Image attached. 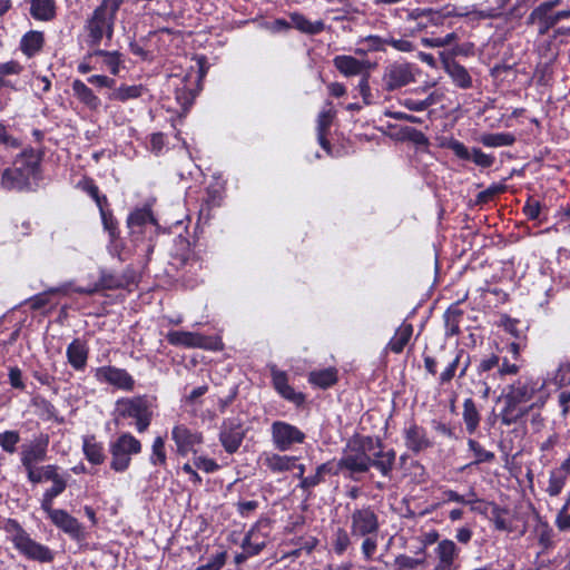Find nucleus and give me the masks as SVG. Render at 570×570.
Wrapping results in <instances>:
<instances>
[{"label": "nucleus", "mask_w": 570, "mask_h": 570, "mask_svg": "<svg viewBox=\"0 0 570 570\" xmlns=\"http://www.w3.org/2000/svg\"><path fill=\"white\" fill-rule=\"evenodd\" d=\"M82 452L86 460L94 465H100L106 460L104 443L97 441L95 435L82 438Z\"/></svg>", "instance_id": "nucleus-27"}, {"label": "nucleus", "mask_w": 570, "mask_h": 570, "mask_svg": "<svg viewBox=\"0 0 570 570\" xmlns=\"http://www.w3.org/2000/svg\"><path fill=\"white\" fill-rule=\"evenodd\" d=\"M170 344L185 347H198L208 351H222L223 342L217 337H206L198 333L171 331L167 334Z\"/></svg>", "instance_id": "nucleus-12"}, {"label": "nucleus", "mask_w": 570, "mask_h": 570, "mask_svg": "<svg viewBox=\"0 0 570 570\" xmlns=\"http://www.w3.org/2000/svg\"><path fill=\"white\" fill-rule=\"evenodd\" d=\"M554 523L559 531H570V491L567 493L564 503L557 513Z\"/></svg>", "instance_id": "nucleus-51"}, {"label": "nucleus", "mask_w": 570, "mask_h": 570, "mask_svg": "<svg viewBox=\"0 0 570 570\" xmlns=\"http://www.w3.org/2000/svg\"><path fill=\"white\" fill-rule=\"evenodd\" d=\"M468 446L473 452L475 460L469 465L480 464L484 462H491L495 455L493 452L485 450L478 441L473 439L468 440Z\"/></svg>", "instance_id": "nucleus-50"}, {"label": "nucleus", "mask_w": 570, "mask_h": 570, "mask_svg": "<svg viewBox=\"0 0 570 570\" xmlns=\"http://www.w3.org/2000/svg\"><path fill=\"white\" fill-rule=\"evenodd\" d=\"M7 538L20 556L30 561L49 563L53 561V551L36 541L27 530L14 519H7L3 523Z\"/></svg>", "instance_id": "nucleus-6"}, {"label": "nucleus", "mask_w": 570, "mask_h": 570, "mask_svg": "<svg viewBox=\"0 0 570 570\" xmlns=\"http://www.w3.org/2000/svg\"><path fill=\"white\" fill-rule=\"evenodd\" d=\"M265 544V537L258 530L252 529L244 538L242 547L247 556H256L263 550Z\"/></svg>", "instance_id": "nucleus-38"}, {"label": "nucleus", "mask_w": 570, "mask_h": 570, "mask_svg": "<svg viewBox=\"0 0 570 570\" xmlns=\"http://www.w3.org/2000/svg\"><path fill=\"white\" fill-rule=\"evenodd\" d=\"M333 65L345 77L361 76L371 68L367 60H360L347 55L336 56L333 59Z\"/></svg>", "instance_id": "nucleus-24"}, {"label": "nucleus", "mask_w": 570, "mask_h": 570, "mask_svg": "<svg viewBox=\"0 0 570 570\" xmlns=\"http://www.w3.org/2000/svg\"><path fill=\"white\" fill-rule=\"evenodd\" d=\"M479 141L489 148L512 146L515 141V137L511 132H495V134H483L480 136Z\"/></svg>", "instance_id": "nucleus-41"}, {"label": "nucleus", "mask_w": 570, "mask_h": 570, "mask_svg": "<svg viewBox=\"0 0 570 570\" xmlns=\"http://www.w3.org/2000/svg\"><path fill=\"white\" fill-rule=\"evenodd\" d=\"M337 381V371L333 367L313 371L308 375V382L321 389H327Z\"/></svg>", "instance_id": "nucleus-39"}, {"label": "nucleus", "mask_w": 570, "mask_h": 570, "mask_svg": "<svg viewBox=\"0 0 570 570\" xmlns=\"http://www.w3.org/2000/svg\"><path fill=\"white\" fill-rule=\"evenodd\" d=\"M291 20L294 28L307 35H317L325 29L322 20L311 21L301 13H293Z\"/></svg>", "instance_id": "nucleus-37"}, {"label": "nucleus", "mask_w": 570, "mask_h": 570, "mask_svg": "<svg viewBox=\"0 0 570 570\" xmlns=\"http://www.w3.org/2000/svg\"><path fill=\"white\" fill-rule=\"evenodd\" d=\"M422 563L423 560L415 559L406 554H400L395 558V566L400 570H413Z\"/></svg>", "instance_id": "nucleus-58"}, {"label": "nucleus", "mask_w": 570, "mask_h": 570, "mask_svg": "<svg viewBox=\"0 0 570 570\" xmlns=\"http://www.w3.org/2000/svg\"><path fill=\"white\" fill-rule=\"evenodd\" d=\"M67 488L66 475L55 480L52 485L45 491L41 499V509L43 511L53 508V500L59 497Z\"/></svg>", "instance_id": "nucleus-40"}, {"label": "nucleus", "mask_w": 570, "mask_h": 570, "mask_svg": "<svg viewBox=\"0 0 570 570\" xmlns=\"http://www.w3.org/2000/svg\"><path fill=\"white\" fill-rule=\"evenodd\" d=\"M498 355L491 354L482 358L478 365L479 376V393L487 400L492 392L500 389L502 383L505 381L503 375H499L498 368Z\"/></svg>", "instance_id": "nucleus-9"}, {"label": "nucleus", "mask_w": 570, "mask_h": 570, "mask_svg": "<svg viewBox=\"0 0 570 570\" xmlns=\"http://www.w3.org/2000/svg\"><path fill=\"white\" fill-rule=\"evenodd\" d=\"M413 334V326L409 323L401 324L395 331L394 336L390 340L387 346L396 354L403 352Z\"/></svg>", "instance_id": "nucleus-35"}, {"label": "nucleus", "mask_w": 570, "mask_h": 570, "mask_svg": "<svg viewBox=\"0 0 570 570\" xmlns=\"http://www.w3.org/2000/svg\"><path fill=\"white\" fill-rule=\"evenodd\" d=\"M42 154L33 148L24 149L1 176V185L8 190L30 189L40 179Z\"/></svg>", "instance_id": "nucleus-5"}, {"label": "nucleus", "mask_w": 570, "mask_h": 570, "mask_svg": "<svg viewBox=\"0 0 570 570\" xmlns=\"http://www.w3.org/2000/svg\"><path fill=\"white\" fill-rule=\"evenodd\" d=\"M227 554L225 551L210 557L206 564L197 567L195 570H220L226 563Z\"/></svg>", "instance_id": "nucleus-56"}, {"label": "nucleus", "mask_w": 570, "mask_h": 570, "mask_svg": "<svg viewBox=\"0 0 570 570\" xmlns=\"http://www.w3.org/2000/svg\"><path fill=\"white\" fill-rule=\"evenodd\" d=\"M122 285H124V283L119 277H117L112 274H109V273H102L99 278V282L95 286L77 287L73 291L79 294L91 295V294L98 292L99 289H116V288L122 287Z\"/></svg>", "instance_id": "nucleus-33"}, {"label": "nucleus", "mask_w": 570, "mask_h": 570, "mask_svg": "<svg viewBox=\"0 0 570 570\" xmlns=\"http://www.w3.org/2000/svg\"><path fill=\"white\" fill-rule=\"evenodd\" d=\"M337 472H333L331 463H323L317 466L316 472L313 475L306 476L299 482V487L303 490H309L321 482L324 481L325 474H336Z\"/></svg>", "instance_id": "nucleus-48"}, {"label": "nucleus", "mask_w": 570, "mask_h": 570, "mask_svg": "<svg viewBox=\"0 0 570 570\" xmlns=\"http://www.w3.org/2000/svg\"><path fill=\"white\" fill-rule=\"evenodd\" d=\"M155 401L148 395L120 397L115 403L114 421L118 425L132 426L138 433H145L153 421Z\"/></svg>", "instance_id": "nucleus-3"}, {"label": "nucleus", "mask_w": 570, "mask_h": 570, "mask_svg": "<svg viewBox=\"0 0 570 570\" xmlns=\"http://www.w3.org/2000/svg\"><path fill=\"white\" fill-rule=\"evenodd\" d=\"M149 463L154 466H167V453L165 448V439L157 436L151 444V452L149 455Z\"/></svg>", "instance_id": "nucleus-45"}, {"label": "nucleus", "mask_w": 570, "mask_h": 570, "mask_svg": "<svg viewBox=\"0 0 570 570\" xmlns=\"http://www.w3.org/2000/svg\"><path fill=\"white\" fill-rule=\"evenodd\" d=\"M52 524L75 540L83 538L82 524L63 509H50L45 511Z\"/></svg>", "instance_id": "nucleus-17"}, {"label": "nucleus", "mask_w": 570, "mask_h": 570, "mask_svg": "<svg viewBox=\"0 0 570 570\" xmlns=\"http://www.w3.org/2000/svg\"><path fill=\"white\" fill-rule=\"evenodd\" d=\"M121 0H102L86 23L90 46H99L104 38L111 40L116 14Z\"/></svg>", "instance_id": "nucleus-7"}, {"label": "nucleus", "mask_w": 570, "mask_h": 570, "mask_svg": "<svg viewBox=\"0 0 570 570\" xmlns=\"http://www.w3.org/2000/svg\"><path fill=\"white\" fill-rule=\"evenodd\" d=\"M443 147L451 149L454 155L462 160H472L481 168H489L494 164V156L483 153L480 148H472L470 151L466 146L454 138L448 139L442 144Z\"/></svg>", "instance_id": "nucleus-16"}, {"label": "nucleus", "mask_w": 570, "mask_h": 570, "mask_svg": "<svg viewBox=\"0 0 570 570\" xmlns=\"http://www.w3.org/2000/svg\"><path fill=\"white\" fill-rule=\"evenodd\" d=\"M368 79L370 70H367L366 73L361 75V79L358 81V85L356 86V90L358 91L360 96L362 97L363 101L366 105L371 102L372 98Z\"/></svg>", "instance_id": "nucleus-57"}, {"label": "nucleus", "mask_w": 570, "mask_h": 570, "mask_svg": "<svg viewBox=\"0 0 570 570\" xmlns=\"http://www.w3.org/2000/svg\"><path fill=\"white\" fill-rule=\"evenodd\" d=\"M193 463L197 469L206 473H213L219 469V465L215 460L206 456H196Z\"/></svg>", "instance_id": "nucleus-59"}, {"label": "nucleus", "mask_w": 570, "mask_h": 570, "mask_svg": "<svg viewBox=\"0 0 570 570\" xmlns=\"http://www.w3.org/2000/svg\"><path fill=\"white\" fill-rule=\"evenodd\" d=\"M438 560L433 570H459V557L461 549L451 539H443L438 542L434 549Z\"/></svg>", "instance_id": "nucleus-18"}, {"label": "nucleus", "mask_w": 570, "mask_h": 570, "mask_svg": "<svg viewBox=\"0 0 570 570\" xmlns=\"http://www.w3.org/2000/svg\"><path fill=\"white\" fill-rule=\"evenodd\" d=\"M463 312L458 305L450 306L444 313L445 334L448 336H454L460 334V322L462 320Z\"/></svg>", "instance_id": "nucleus-42"}, {"label": "nucleus", "mask_w": 570, "mask_h": 570, "mask_svg": "<svg viewBox=\"0 0 570 570\" xmlns=\"http://www.w3.org/2000/svg\"><path fill=\"white\" fill-rule=\"evenodd\" d=\"M92 56L95 66H97L96 70L109 71L111 75L117 76L124 67L122 55L119 51L97 49L92 51Z\"/></svg>", "instance_id": "nucleus-22"}, {"label": "nucleus", "mask_w": 570, "mask_h": 570, "mask_svg": "<svg viewBox=\"0 0 570 570\" xmlns=\"http://www.w3.org/2000/svg\"><path fill=\"white\" fill-rule=\"evenodd\" d=\"M30 4V16L38 21H52L57 16L55 0H26Z\"/></svg>", "instance_id": "nucleus-28"}, {"label": "nucleus", "mask_w": 570, "mask_h": 570, "mask_svg": "<svg viewBox=\"0 0 570 570\" xmlns=\"http://www.w3.org/2000/svg\"><path fill=\"white\" fill-rule=\"evenodd\" d=\"M417 69L409 62H393L389 65L383 73V85L389 91L405 87L415 80Z\"/></svg>", "instance_id": "nucleus-11"}, {"label": "nucleus", "mask_w": 570, "mask_h": 570, "mask_svg": "<svg viewBox=\"0 0 570 570\" xmlns=\"http://www.w3.org/2000/svg\"><path fill=\"white\" fill-rule=\"evenodd\" d=\"M568 478H570V453L561 462L559 468L552 469L549 472L546 493L550 497H558L566 487Z\"/></svg>", "instance_id": "nucleus-23"}, {"label": "nucleus", "mask_w": 570, "mask_h": 570, "mask_svg": "<svg viewBox=\"0 0 570 570\" xmlns=\"http://www.w3.org/2000/svg\"><path fill=\"white\" fill-rule=\"evenodd\" d=\"M462 417L466 431L470 434H473L479 428L481 415L474 401L471 397L465 399L463 402Z\"/></svg>", "instance_id": "nucleus-36"}, {"label": "nucleus", "mask_w": 570, "mask_h": 570, "mask_svg": "<svg viewBox=\"0 0 570 570\" xmlns=\"http://www.w3.org/2000/svg\"><path fill=\"white\" fill-rule=\"evenodd\" d=\"M246 432L247 429L244 426L242 419H225L219 431V441L224 450L229 454L237 452L246 436Z\"/></svg>", "instance_id": "nucleus-13"}, {"label": "nucleus", "mask_w": 570, "mask_h": 570, "mask_svg": "<svg viewBox=\"0 0 570 570\" xmlns=\"http://www.w3.org/2000/svg\"><path fill=\"white\" fill-rule=\"evenodd\" d=\"M351 537V531L347 532V530L343 528L336 529L331 540V546L335 554L343 556L348 550L352 546Z\"/></svg>", "instance_id": "nucleus-47"}, {"label": "nucleus", "mask_w": 570, "mask_h": 570, "mask_svg": "<svg viewBox=\"0 0 570 570\" xmlns=\"http://www.w3.org/2000/svg\"><path fill=\"white\" fill-rule=\"evenodd\" d=\"M22 71L23 66L17 60L0 63V88H14L8 77L18 76Z\"/></svg>", "instance_id": "nucleus-43"}, {"label": "nucleus", "mask_w": 570, "mask_h": 570, "mask_svg": "<svg viewBox=\"0 0 570 570\" xmlns=\"http://www.w3.org/2000/svg\"><path fill=\"white\" fill-rule=\"evenodd\" d=\"M88 346L85 341L75 338L67 347L66 356L68 363L76 371H83L87 366Z\"/></svg>", "instance_id": "nucleus-26"}, {"label": "nucleus", "mask_w": 570, "mask_h": 570, "mask_svg": "<svg viewBox=\"0 0 570 570\" xmlns=\"http://www.w3.org/2000/svg\"><path fill=\"white\" fill-rule=\"evenodd\" d=\"M403 435L406 448L415 454L433 445L426 430L414 422L404 428Z\"/></svg>", "instance_id": "nucleus-21"}, {"label": "nucleus", "mask_w": 570, "mask_h": 570, "mask_svg": "<svg viewBox=\"0 0 570 570\" xmlns=\"http://www.w3.org/2000/svg\"><path fill=\"white\" fill-rule=\"evenodd\" d=\"M272 442L281 452L291 450L295 444H302L305 441V433L297 426L285 421H275L271 425Z\"/></svg>", "instance_id": "nucleus-10"}, {"label": "nucleus", "mask_w": 570, "mask_h": 570, "mask_svg": "<svg viewBox=\"0 0 570 570\" xmlns=\"http://www.w3.org/2000/svg\"><path fill=\"white\" fill-rule=\"evenodd\" d=\"M146 91L142 85H126L121 83L119 87H114L112 91L108 95L109 100L126 102L128 100L140 98Z\"/></svg>", "instance_id": "nucleus-31"}, {"label": "nucleus", "mask_w": 570, "mask_h": 570, "mask_svg": "<svg viewBox=\"0 0 570 570\" xmlns=\"http://www.w3.org/2000/svg\"><path fill=\"white\" fill-rule=\"evenodd\" d=\"M49 438L41 434L21 446L20 460L23 468L42 462L47 458Z\"/></svg>", "instance_id": "nucleus-20"}, {"label": "nucleus", "mask_w": 570, "mask_h": 570, "mask_svg": "<svg viewBox=\"0 0 570 570\" xmlns=\"http://www.w3.org/2000/svg\"><path fill=\"white\" fill-rule=\"evenodd\" d=\"M495 368H498L499 375H503L507 379V376L517 375L521 370V364L513 360L511 362L508 357L501 358L498 355V365Z\"/></svg>", "instance_id": "nucleus-52"}, {"label": "nucleus", "mask_w": 570, "mask_h": 570, "mask_svg": "<svg viewBox=\"0 0 570 570\" xmlns=\"http://www.w3.org/2000/svg\"><path fill=\"white\" fill-rule=\"evenodd\" d=\"M71 287V284H63L58 287H52L43 293L37 294L33 297L30 298V306L33 309L42 308L43 306L48 305L50 302V295L53 294H63L66 295Z\"/></svg>", "instance_id": "nucleus-46"}, {"label": "nucleus", "mask_w": 570, "mask_h": 570, "mask_svg": "<svg viewBox=\"0 0 570 570\" xmlns=\"http://www.w3.org/2000/svg\"><path fill=\"white\" fill-rule=\"evenodd\" d=\"M557 386L570 384V362H562L550 379Z\"/></svg>", "instance_id": "nucleus-55"}, {"label": "nucleus", "mask_w": 570, "mask_h": 570, "mask_svg": "<svg viewBox=\"0 0 570 570\" xmlns=\"http://www.w3.org/2000/svg\"><path fill=\"white\" fill-rule=\"evenodd\" d=\"M548 380L523 375L510 384L503 394L505 406L503 416L512 415L519 404L532 402L531 407H541L549 397ZM504 422L509 423L504 419Z\"/></svg>", "instance_id": "nucleus-4"}, {"label": "nucleus", "mask_w": 570, "mask_h": 570, "mask_svg": "<svg viewBox=\"0 0 570 570\" xmlns=\"http://www.w3.org/2000/svg\"><path fill=\"white\" fill-rule=\"evenodd\" d=\"M377 448L379 450L374 451L373 441L370 438L358 446L348 445L337 463L338 469L348 471L353 480H358L356 475L368 472L372 466L383 476H390L395 464V452L383 451L380 442Z\"/></svg>", "instance_id": "nucleus-1"}, {"label": "nucleus", "mask_w": 570, "mask_h": 570, "mask_svg": "<svg viewBox=\"0 0 570 570\" xmlns=\"http://www.w3.org/2000/svg\"><path fill=\"white\" fill-rule=\"evenodd\" d=\"M128 227L131 234H141L142 229L148 225H154L155 219L148 208L135 209L127 219Z\"/></svg>", "instance_id": "nucleus-32"}, {"label": "nucleus", "mask_w": 570, "mask_h": 570, "mask_svg": "<svg viewBox=\"0 0 570 570\" xmlns=\"http://www.w3.org/2000/svg\"><path fill=\"white\" fill-rule=\"evenodd\" d=\"M105 229L109 233L111 239L117 235V220L109 210H102L100 214Z\"/></svg>", "instance_id": "nucleus-61"}, {"label": "nucleus", "mask_w": 570, "mask_h": 570, "mask_svg": "<svg viewBox=\"0 0 570 570\" xmlns=\"http://www.w3.org/2000/svg\"><path fill=\"white\" fill-rule=\"evenodd\" d=\"M43 45V32L31 30L22 36L19 48L27 58H32L42 50Z\"/></svg>", "instance_id": "nucleus-29"}, {"label": "nucleus", "mask_w": 570, "mask_h": 570, "mask_svg": "<svg viewBox=\"0 0 570 570\" xmlns=\"http://www.w3.org/2000/svg\"><path fill=\"white\" fill-rule=\"evenodd\" d=\"M87 81L90 85H94L99 88H109L112 89L116 85V80L105 75H92L87 78Z\"/></svg>", "instance_id": "nucleus-60"}, {"label": "nucleus", "mask_w": 570, "mask_h": 570, "mask_svg": "<svg viewBox=\"0 0 570 570\" xmlns=\"http://www.w3.org/2000/svg\"><path fill=\"white\" fill-rule=\"evenodd\" d=\"M334 118V112L332 109L322 110L317 118V138L321 146L324 149H328V141L326 139V134L331 127L332 120Z\"/></svg>", "instance_id": "nucleus-44"}, {"label": "nucleus", "mask_w": 570, "mask_h": 570, "mask_svg": "<svg viewBox=\"0 0 570 570\" xmlns=\"http://www.w3.org/2000/svg\"><path fill=\"white\" fill-rule=\"evenodd\" d=\"M296 456L269 453L264 456V464L273 472H286L295 468Z\"/></svg>", "instance_id": "nucleus-34"}, {"label": "nucleus", "mask_w": 570, "mask_h": 570, "mask_svg": "<svg viewBox=\"0 0 570 570\" xmlns=\"http://www.w3.org/2000/svg\"><path fill=\"white\" fill-rule=\"evenodd\" d=\"M505 189V186L502 185V184H494V185H491L489 188H487L485 190L479 193L478 195V202L479 203H487L489 202L490 199H492L495 195L504 191Z\"/></svg>", "instance_id": "nucleus-62"}, {"label": "nucleus", "mask_w": 570, "mask_h": 570, "mask_svg": "<svg viewBox=\"0 0 570 570\" xmlns=\"http://www.w3.org/2000/svg\"><path fill=\"white\" fill-rule=\"evenodd\" d=\"M19 147V142L16 138L8 134L7 128L0 124V149H17Z\"/></svg>", "instance_id": "nucleus-64"}, {"label": "nucleus", "mask_w": 570, "mask_h": 570, "mask_svg": "<svg viewBox=\"0 0 570 570\" xmlns=\"http://www.w3.org/2000/svg\"><path fill=\"white\" fill-rule=\"evenodd\" d=\"M142 451L141 442L130 432H121L109 442L111 455L110 469L117 473L127 471L131 464V458Z\"/></svg>", "instance_id": "nucleus-8"}, {"label": "nucleus", "mask_w": 570, "mask_h": 570, "mask_svg": "<svg viewBox=\"0 0 570 570\" xmlns=\"http://www.w3.org/2000/svg\"><path fill=\"white\" fill-rule=\"evenodd\" d=\"M171 439L176 444L179 455H187L189 452L196 453V445L203 443V435L199 432L188 429L184 424H177L171 430Z\"/></svg>", "instance_id": "nucleus-19"}, {"label": "nucleus", "mask_w": 570, "mask_h": 570, "mask_svg": "<svg viewBox=\"0 0 570 570\" xmlns=\"http://www.w3.org/2000/svg\"><path fill=\"white\" fill-rule=\"evenodd\" d=\"M400 105L411 111H423L436 102L435 94H430L425 99L402 98Z\"/></svg>", "instance_id": "nucleus-49"}, {"label": "nucleus", "mask_w": 570, "mask_h": 570, "mask_svg": "<svg viewBox=\"0 0 570 570\" xmlns=\"http://www.w3.org/2000/svg\"><path fill=\"white\" fill-rule=\"evenodd\" d=\"M71 89L76 99L88 110L92 112L100 111L102 107L101 99L95 91L87 86L82 80L75 79L71 83Z\"/></svg>", "instance_id": "nucleus-25"}, {"label": "nucleus", "mask_w": 570, "mask_h": 570, "mask_svg": "<svg viewBox=\"0 0 570 570\" xmlns=\"http://www.w3.org/2000/svg\"><path fill=\"white\" fill-rule=\"evenodd\" d=\"M444 69L451 77L452 81L462 89L472 87V78L468 70L454 60H443Z\"/></svg>", "instance_id": "nucleus-30"}, {"label": "nucleus", "mask_w": 570, "mask_h": 570, "mask_svg": "<svg viewBox=\"0 0 570 570\" xmlns=\"http://www.w3.org/2000/svg\"><path fill=\"white\" fill-rule=\"evenodd\" d=\"M463 356L464 351L462 350L455 354L454 358L449 363V365L440 375L441 384L449 383L455 376L456 370L460 366Z\"/></svg>", "instance_id": "nucleus-54"}, {"label": "nucleus", "mask_w": 570, "mask_h": 570, "mask_svg": "<svg viewBox=\"0 0 570 570\" xmlns=\"http://www.w3.org/2000/svg\"><path fill=\"white\" fill-rule=\"evenodd\" d=\"M269 372L273 387L283 399L296 406L304 404L305 395L302 392H297L289 384L288 374L285 371L279 370L275 364H272L269 365Z\"/></svg>", "instance_id": "nucleus-15"}, {"label": "nucleus", "mask_w": 570, "mask_h": 570, "mask_svg": "<svg viewBox=\"0 0 570 570\" xmlns=\"http://www.w3.org/2000/svg\"><path fill=\"white\" fill-rule=\"evenodd\" d=\"M351 535L363 539L361 552L365 561L374 560L381 528L377 511L372 505L355 507L348 515Z\"/></svg>", "instance_id": "nucleus-2"}, {"label": "nucleus", "mask_w": 570, "mask_h": 570, "mask_svg": "<svg viewBox=\"0 0 570 570\" xmlns=\"http://www.w3.org/2000/svg\"><path fill=\"white\" fill-rule=\"evenodd\" d=\"M19 441L20 435L17 431L9 430L0 433V446L4 452L14 453Z\"/></svg>", "instance_id": "nucleus-53"}, {"label": "nucleus", "mask_w": 570, "mask_h": 570, "mask_svg": "<svg viewBox=\"0 0 570 570\" xmlns=\"http://www.w3.org/2000/svg\"><path fill=\"white\" fill-rule=\"evenodd\" d=\"M386 41H387V46H391L401 52H410V51L414 50L413 43L405 38L395 39L393 37H389V38H386Z\"/></svg>", "instance_id": "nucleus-63"}, {"label": "nucleus", "mask_w": 570, "mask_h": 570, "mask_svg": "<svg viewBox=\"0 0 570 570\" xmlns=\"http://www.w3.org/2000/svg\"><path fill=\"white\" fill-rule=\"evenodd\" d=\"M95 379L99 383H106L122 391H132L135 387V380L126 370L111 365L97 367Z\"/></svg>", "instance_id": "nucleus-14"}]
</instances>
